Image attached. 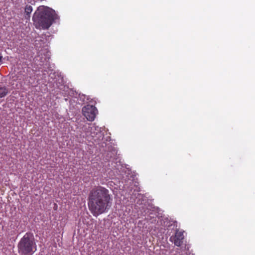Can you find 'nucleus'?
Masks as SVG:
<instances>
[{
    "mask_svg": "<svg viewBox=\"0 0 255 255\" xmlns=\"http://www.w3.org/2000/svg\"><path fill=\"white\" fill-rule=\"evenodd\" d=\"M112 199L109 191L102 186L93 189L89 194L88 206L95 217L107 212L111 206Z\"/></svg>",
    "mask_w": 255,
    "mask_h": 255,
    "instance_id": "obj_1",
    "label": "nucleus"
},
{
    "mask_svg": "<svg viewBox=\"0 0 255 255\" xmlns=\"http://www.w3.org/2000/svg\"><path fill=\"white\" fill-rule=\"evenodd\" d=\"M57 18L58 16L54 10L44 6H39L32 17L36 28L43 29H48Z\"/></svg>",
    "mask_w": 255,
    "mask_h": 255,
    "instance_id": "obj_2",
    "label": "nucleus"
},
{
    "mask_svg": "<svg viewBox=\"0 0 255 255\" xmlns=\"http://www.w3.org/2000/svg\"><path fill=\"white\" fill-rule=\"evenodd\" d=\"M18 253L20 255H32L36 250V246L33 236L26 233L18 244Z\"/></svg>",
    "mask_w": 255,
    "mask_h": 255,
    "instance_id": "obj_3",
    "label": "nucleus"
},
{
    "mask_svg": "<svg viewBox=\"0 0 255 255\" xmlns=\"http://www.w3.org/2000/svg\"><path fill=\"white\" fill-rule=\"evenodd\" d=\"M82 112L87 120L92 122L95 120L98 111L95 107L88 105L83 108Z\"/></svg>",
    "mask_w": 255,
    "mask_h": 255,
    "instance_id": "obj_4",
    "label": "nucleus"
},
{
    "mask_svg": "<svg viewBox=\"0 0 255 255\" xmlns=\"http://www.w3.org/2000/svg\"><path fill=\"white\" fill-rule=\"evenodd\" d=\"M184 238V232L176 230L175 235L170 238V241L175 246L180 247L183 243Z\"/></svg>",
    "mask_w": 255,
    "mask_h": 255,
    "instance_id": "obj_5",
    "label": "nucleus"
},
{
    "mask_svg": "<svg viewBox=\"0 0 255 255\" xmlns=\"http://www.w3.org/2000/svg\"><path fill=\"white\" fill-rule=\"evenodd\" d=\"M91 136L93 137L95 142L100 140L103 138V135L101 131L100 128L93 126L91 127Z\"/></svg>",
    "mask_w": 255,
    "mask_h": 255,
    "instance_id": "obj_6",
    "label": "nucleus"
},
{
    "mask_svg": "<svg viewBox=\"0 0 255 255\" xmlns=\"http://www.w3.org/2000/svg\"><path fill=\"white\" fill-rule=\"evenodd\" d=\"M8 89L5 87H0V98H3L5 97L8 93Z\"/></svg>",
    "mask_w": 255,
    "mask_h": 255,
    "instance_id": "obj_7",
    "label": "nucleus"
},
{
    "mask_svg": "<svg viewBox=\"0 0 255 255\" xmlns=\"http://www.w3.org/2000/svg\"><path fill=\"white\" fill-rule=\"evenodd\" d=\"M32 10V7L31 5L26 6L25 8V12L26 13V15H28V17L30 16L29 14L31 13Z\"/></svg>",
    "mask_w": 255,
    "mask_h": 255,
    "instance_id": "obj_8",
    "label": "nucleus"
},
{
    "mask_svg": "<svg viewBox=\"0 0 255 255\" xmlns=\"http://www.w3.org/2000/svg\"><path fill=\"white\" fill-rule=\"evenodd\" d=\"M49 58H50L49 55L48 54V52H47V55L45 56L44 60V61L42 60V62H44L45 61L47 62L48 60L49 59Z\"/></svg>",
    "mask_w": 255,
    "mask_h": 255,
    "instance_id": "obj_9",
    "label": "nucleus"
},
{
    "mask_svg": "<svg viewBox=\"0 0 255 255\" xmlns=\"http://www.w3.org/2000/svg\"><path fill=\"white\" fill-rule=\"evenodd\" d=\"M1 59H2V56H0V62H1Z\"/></svg>",
    "mask_w": 255,
    "mask_h": 255,
    "instance_id": "obj_10",
    "label": "nucleus"
},
{
    "mask_svg": "<svg viewBox=\"0 0 255 255\" xmlns=\"http://www.w3.org/2000/svg\"><path fill=\"white\" fill-rule=\"evenodd\" d=\"M178 251H179V249H177V252H178Z\"/></svg>",
    "mask_w": 255,
    "mask_h": 255,
    "instance_id": "obj_11",
    "label": "nucleus"
}]
</instances>
